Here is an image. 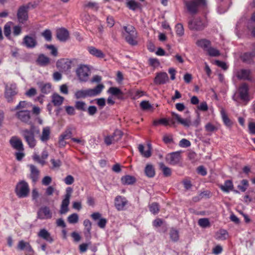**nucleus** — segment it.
Masks as SVG:
<instances>
[{
    "instance_id": "35",
    "label": "nucleus",
    "mask_w": 255,
    "mask_h": 255,
    "mask_svg": "<svg viewBox=\"0 0 255 255\" xmlns=\"http://www.w3.org/2000/svg\"><path fill=\"white\" fill-rule=\"evenodd\" d=\"M254 57H255V56H254V54L253 52H246L242 56L241 59L244 62L248 64H251L253 62V59Z\"/></svg>"
},
{
    "instance_id": "46",
    "label": "nucleus",
    "mask_w": 255,
    "mask_h": 255,
    "mask_svg": "<svg viewBox=\"0 0 255 255\" xmlns=\"http://www.w3.org/2000/svg\"><path fill=\"white\" fill-rule=\"evenodd\" d=\"M127 6L130 9L135 10L139 7V4L134 0H130L127 2Z\"/></svg>"
},
{
    "instance_id": "62",
    "label": "nucleus",
    "mask_w": 255,
    "mask_h": 255,
    "mask_svg": "<svg viewBox=\"0 0 255 255\" xmlns=\"http://www.w3.org/2000/svg\"><path fill=\"white\" fill-rule=\"evenodd\" d=\"M52 182V178L50 176H46L42 180V184L43 185H49Z\"/></svg>"
},
{
    "instance_id": "44",
    "label": "nucleus",
    "mask_w": 255,
    "mask_h": 255,
    "mask_svg": "<svg viewBox=\"0 0 255 255\" xmlns=\"http://www.w3.org/2000/svg\"><path fill=\"white\" fill-rule=\"evenodd\" d=\"M79 216L76 213H73L69 215L67 218V221L70 224H76L78 222Z\"/></svg>"
},
{
    "instance_id": "15",
    "label": "nucleus",
    "mask_w": 255,
    "mask_h": 255,
    "mask_svg": "<svg viewBox=\"0 0 255 255\" xmlns=\"http://www.w3.org/2000/svg\"><path fill=\"white\" fill-rule=\"evenodd\" d=\"M181 158L180 152L176 151L168 154L165 159L166 161L170 165H175L177 164Z\"/></svg>"
},
{
    "instance_id": "50",
    "label": "nucleus",
    "mask_w": 255,
    "mask_h": 255,
    "mask_svg": "<svg viewBox=\"0 0 255 255\" xmlns=\"http://www.w3.org/2000/svg\"><path fill=\"white\" fill-rule=\"evenodd\" d=\"M198 225L202 228H207L210 226L209 220L208 218H201L198 220Z\"/></svg>"
},
{
    "instance_id": "41",
    "label": "nucleus",
    "mask_w": 255,
    "mask_h": 255,
    "mask_svg": "<svg viewBox=\"0 0 255 255\" xmlns=\"http://www.w3.org/2000/svg\"><path fill=\"white\" fill-rule=\"evenodd\" d=\"M123 132L121 130L116 129L115 130L114 132L112 134V135H111V136H112V138H113L114 141H115V142H118L119 141L122 137L123 136Z\"/></svg>"
},
{
    "instance_id": "60",
    "label": "nucleus",
    "mask_w": 255,
    "mask_h": 255,
    "mask_svg": "<svg viewBox=\"0 0 255 255\" xmlns=\"http://www.w3.org/2000/svg\"><path fill=\"white\" fill-rule=\"evenodd\" d=\"M64 183L68 185L72 184L74 182V177L71 175H67L63 180Z\"/></svg>"
},
{
    "instance_id": "13",
    "label": "nucleus",
    "mask_w": 255,
    "mask_h": 255,
    "mask_svg": "<svg viewBox=\"0 0 255 255\" xmlns=\"http://www.w3.org/2000/svg\"><path fill=\"white\" fill-rule=\"evenodd\" d=\"M29 8V5H22L18 8L17 16L18 20L20 23H24L28 20V11Z\"/></svg>"
},
{
    "instance_id": "2",
    "label": "nucleus",
    "mask_w": 255,
    "mask_h": 255,
    "mask_svg": "<svg viewBox=\"0 0 255 255\" xmlns=\"http://www.w3.org/2000/svg\"><path fill=\"white\" fill-rule=\"evenodd\" d=\"M40 130L34 125H31L30 129H24L21 131V135L31 148H34L36 144L34 133L39 134Z\"/></svg>"
},
{
    "instance_id": "43",
    "label": "nucleus",
    "mask_w": 255,
    "mask_h": 255,
    "mask_svg": "<svg viewBox=\"0 0 255 255\" xmlns=\"http://www.w3.org/2000/svg\"><path fill=\"white\" fill-rule=\"evenodd\" d=\"M206 51L208 52V55L212 57H216L220 55V51L218 49L212 47L211 46L206 50Z\"/></svg>"
},
{
    "instance_id": "54",
    "label": "nucleus",
    "mask_w": 255,
    "mask_h": 255,
    "mask_svg": "<svg viewBox=\"0 0 255 255\" xmlns=\"http://www.w3.org/2000/svg\"><path fill=\"white\" fill-rule=\"evenodd\" d=\"M41 35L47 41H50L52 39V34L51 31L49 29L45 30L41 33Z\"/></svg>"
},
{
    "instance_id": "31",
    "label": "nucleus",
    "mask_w": 255,
    "mask_h": 255,
    "mask_svg": "<svg viewBox=\"0 0 255 255\" xmlns=\"http://www.w3.org/2000/svg\"><path fill=\"white\" fill-rule=\"evenodd\" d=\"M50 128L49 127L43 128L42 134L40 136V139L42 142H47L50 139Z\"/></svg>"
},
{
    "instance_id": "36",
    "label": "nucleus",
    "mask_w": 255,
    "mask_h": 255,
    "mask_svg": "<svg viewBox=\"0 0 255 255\" xmlns=\"http://www.w3.org/2000/svg\"><path fill=\"white\" fill-rule=\"evenodd\" d=\"M144 172L146 176L149 178L153 177L155 174L154 168L151 164H147L146 165Z\"/></svg>"
},
{
    "instance_id": "58",
    "label": "nucleus",
    "mask_w": 255,
    "mask_h": 255,
    "mask_svg": "<svg viewBox=\"0 0 255 255\" xmlns=\"http://www.w3.org/2000/svg\"><path fill=\"white\" fill-rule=\"evenodd\" d=\"M97 108L95 106H90L87 109V112L89 116H93L97 112Z\"/></svg>"
},
{
    "instance_id": "57",
    "label": "nucleus",
    "mask_w": 255,
    "mask_h": 255,
    "mask_svg": "<svg viewBox=\"0 0 255 255\" xmlns=\"http://www.w3.org/2000/svg\"><path fill=\"white\" fill-rule=\"evenodd\" d=\"M140 106L141 108L143 110H148L152 108L151 105L148 101H143L140 104Z\"/></svg>"
},
{
    "instance_id": "45",
    "label": "nucleus",
    "mask_w": 255,
    "mask_h": 255,
    "mask_svg": "<svg viewBox=\"0 0 255 255\" xmlns=\"http://www.w3.org/2000/svg\"><path fill=\"white\" fill-rule=\"evenodd\" d=\"M170 237L173 242H176L179 239L178 231L175 229H172L170 231Z\"/></svg>"
},
{
    "instance_id": "56",
    "label": "nucleus",
    "mask_w": 255,
    "mask_h": 255,
    "mask_svg": "<svg viewBox=\"0 0 255 255\" xmlns=\"http://www.w3.org/2000/svg\"><path fill=\"white\" fill-rule=\"evenodd\" d=\"M27 105V103L25 101H22L19 102L18 104L13 109L11 110V111H14L15 110H21L23 109L26 108V106Z\"/></svg>"
},
{
    "instance_id": "63",
    "label": "nucleus",
    "mask_w": 255,
    "mask_h": 255,
    "mask_svg": "<svg viewBox=\"0 0 255 255\" xmlns=\"http://www.w3.org/2000/svg\"><path fill=\"white\" fill-rule=\"evenodd\" d=\"M104 142L107 145H110L112 143H114L115 141H114L113 138L111 135H107L104 138Z\"/></svg>"
},
{
    "instance_id": "53",
    "label": "nucleus",
    "mask_w": 255,
    "mask_h": 255,
    "mask_svg": "<svg viewBox=\"0 0 255 255\" xmlns=\"http://www.w3.org/2000/svg\"><path fill=\"white\" fill-rule=\"evenodd\" d=\"M162 140L166 144H170L173 142V136L171 134H165L163 135Z\"/></svg>"
},
{
    "instance_id": "34",
    "label": "nucleus",
    "mask_w": 255,
    "mask_h": 255,
    "mask_svg": "<svg viewBox=\"0 0 255 255\" xmlns=\"http://www.w3.org/2000/svg\"><path fill=\"white\" fill-rule=\"evenodd\" d=\"M247 27L252 36L255 37V12L252 15L251 20L248 23Z\"/></svg>"
},
{
    "instance_id": "39",
    "label": "nucleus",
    "mask_w": 255,
    "mask_h": 255,
    "mask_svg": "<svg viewBox=\"0 0 255 255\" xmlns=\"http://www.w3.org/2000/svg\"><path fill=\"white\" fill-rule=\"evenodd\" d=\"M83 225L85 226L84 234L86 237H88L91 234L92 223L89 219H86L83 222Z\"/></svg>"
},
{
    "instance_id": "23",
    "label": "nucleus",
    "mask_w": 255,
    "mask_h": 255,
    "mask_svg": "<svg viewBox=\"0 0 255 255\" xmlns=\"http://www.w3.org/2000/svg\"><path fill=\"white\" fill-rule=\"evenodd\" d=\"M30 173L29 177L31 179L33 183H36L39 177L40 171L34 165L30 164L29 165Z\"/></svg>"
},
{
    "instance_id": "59",
    "label": "nucleus",
    "mask_w": 255,
    "mask_h": 255,
    "mask_svg": "<svg viewBox=\"0 0 255 255\" xmlns=\"http://www.w3.org/2000/svg\"><path fill=\"white\" fill-rule=\"evenodd\" d=\"M158 122L160 125H162L165 126L170 125H173L175 124V122L172 120H171V124H170L169 121L165 118H162L158 120Z\"/></svg>"
},
{
    "instance_id": "25",
    "label": "nucleus",
    "mask_w": 255,
    "mask_h": 255,
    "mask_svg": "<svg viewBox=\"0 0 255 255\" xmlns=\"http://www.w3.org/2000/svg\"><path fill=\"white\" fill-rule=\"evenodd\" d=\"M89 53L92 55L99 58H103L105 57L104 53L100 49L94 46H89L87 48Z\"/></svg>"
},
{
    "instance_id": "48",
    "label": "nucleus",
    "mask_w": 255,
    "mask_h": 255,
    "mask_svg": "<svg viewBox=\"0 0 255 255\" xmlns=\"http://www.w3.org/2000/svg\"><path fill=\"white\" fill-rule=\"evenodd\" d=\"M86 106V103L83 101H76L75 107L78 110L86 111L87 110Z\"/></svg>"
},
{
    "instance_id": "42",
    "label": "nucleus",
    "mask_w": 255,
    "mask_h": 255,
    "mask_svg": "<svg viewBox=\"0 0 255 255\" xmlns=\"http://www.w3.org/2000/svg\"><path fill=\"white\" fill-rule=\"evenodd\" d=\"M72 135V128H68L60 135V137L65 139H68L71 138Z\"/></svg>"
},
{
    "instance_id": "10",
    "label": "nucleus",
    "mask_w": 255,
    "mask_h": 255,
    "mask_svg": "<svg viewBox=\"0 0 255 255\" xmlns=\"http://www.w3.org/2000/svg\"><path fill=\"white\" fill-rule=\"evenodd\" d=\"M21 44L28 49L35 48L38 45L36 34L31 33L25 35L22 39Z\"/></svg>"
},
{
    "instance_id": "3",
    "label": "nucleus",
    "mask_w": 255,
    "mask_h": 255,
    "mask_svg": "<svg viewBox=\"0 0 255 255\" xmlns=\"http://www.w3.org/2000/svg\"><path fill=\"white\" fill-rule=\"evenodd\" d=\"M207 25V19L200 16L192 17L188 21V27L190 30L192 31H202Z\"/></svg>"
},
{
    "instance_id": "18",
    "label": "nucleus",
    "mask_w": 255,
    "mask_h": 255,
    "mask_svg": "<svg viewBox=\"0 0 255 255\" xmlns=\"http://www.w3.org/2000/svg\"><path fill=\"white\" fill-rule=\"evenodd\" d=\"M52 212L47 206L41 207L37 212L38 218L40 219H49L52 218Z\"/></svg>"
},
{
    "instance_id": "26",
    "label": "nucleus",
    "mask_w": 255,
    "mask_h": 255,
    "mask_svg": "<svg viewBox=\"0 0 255 255\" xmlns=\"http://www.w3.org/2000/svg\"><path fill=\"white\" fill-rule=\"evenodd\" d=\"M37 85L41 92L44 94H48L51 91V85L50 83H44L43 82H39Z\"/></svg>"
},
{
    "instance_id": "6",
    "label": "nucleus",
    "mask_w": 255,
    "mask_h": 255,
    "mask_svg": "<svg viewBox=\"0 0 255 255\" xmlns=\"http://www.w3.org/2000/svg\"><path fill=\"white\" fill-rule=\"evenodd\" d=\"M249 86L247 84H241L238 89V93H235L232 97V99L236 102H238L239 98L243 102L247 104L249 101Z\"/></svg>"
},
{
    "instance_id": "14",
    "label": "nucleus",
    "mask_w": 255,
    "mask_h": 255,
    "mask_svg": "<svg viewBox=\"0 0 255 255\" xmlns=\"http://www.w3.org/2000/svg\"><path fill=\"white\" fill-rule=\"evenodd\" d=\"M72 61L68 59L62 58L56 63L57 67L62 72H66L71 68Z\"/></svg>"
},
{
    "instance_id": "12",
    "label": "nucleus",
    "mask_w": 255,
    "mask_h": 255,
    "mask_svg": "<svg viewBox=\"0 0 255 255\" xmlns=\"http://www.w3.org/2000/svg\"><path fill=\"white\" fill-rule=\"evenodd\" d=\"M90 73L89 68L85 65L79 66L76 70V74L81 82H86L89 78Z\"/></svg>"
},
{
    "instance_id": "24",
    "label": "nucleus",
    "mask_w": 255,
    "mask_h": 255,
    "mask_svg": "<svg viewBox=\"0 0 255 255\" xmlns=\"http://www.w3.org/2000/svg\"><path fill=\"white\" fill-rule=\"evenodd\" d=\"M37 235L39 238L49 243H52L54 241V239L51 236L50 233L45 229H41L38 233Z\"/></svg>"
},
{
    "instance_id": "61",
    "label": "nucleus",
    "mask_w": 255,
    "mask_h": 255,
    "mask_svg": "<svg viewBox=\"0 0 255 255\" xmlns=\"http://www.w3.org/2000/svg\"><path fill=\"white\" fill-rule=\"evenodd\" d=\"M179 145L182 147H188L191 145V143L189 140L183 138L180 141Z\"/></svg>"
},
{
    "instance_id": "55",
    "label": "nucleus",
    "mask_w": 255,
    "mask_h": 255,
    "mask_svg": "<svg viewBox=\"0 0 255 255\" xmlns=\"http://www.w3.org/2000/svg\"><path fill=\"white\" fill-rule=\"evenodd\" d=\"M3 32L4 35L9 39L11 33V27L9 23H6L3 28Z\"/></svg>"
},
{
    "instance_id": "1",
    "label": "nucleus",
    "mask_w": 255,
    "mask_h": 255,
    "mask_svg": "<svg viewBox=\"0 0 255 255\" xmlns=\"http://www.w3.org/2000/svg\"><path fill=\"white\" fill-rule=\"evenodd\" d=\"M184 4L188 13L195 15L207 4L206 0H183Z\"/></svg>"
},
{
    "instance_id": "27",
    "label": "nucleus",
    "mask_w": 255,
    "mask_h": 255,
    "mask_svg": "<svg viewBox=\"0 0 255 255\" xmlns=\"http://www.w3.org/2000/svg\"><path fill=\"white\" fill-rule=\"evenodd\" d=\"M144 146L142 144H139L138 145V150L140 154L146 158L149 157L151 155V145L150 143L147 144V149L144 151Z\"/></svg>"
},
{
    "instance_id": "38",
    "label": "nucleus",
    "mask_w": 255,
    "mask_h": 255,
    "mask_svg": "<svg viewBox=\"0 0 255 255\" xmlns=\"http://www.w3.org/2000/svg\"><path fill=\"white\" fill-rule=\"evenodd\" d=\"M220 188L222 191L225 192H229L230 190H232L233 189L232 181L230 180L225 181L224 184L221 185Z\"/></svg>"
},
{
    "instance_id": "11",
    "label": "nucleus",
    "mask_w": 255,
    "mask_h": 255,
    "mask_svg": "<svg viewBox=\"0 0 255 255\" xmlns=\"http://www.w3.org/2000/svg\"><path fill=\"white\" fill-rule=\"evenodd\" d=\"M17 94V90L15 84L5 86L4 97L8 103L13 102Z\"/></svg>"
},
{
    "instance_id": "7",
    "label": "nucleus",
    "mask_w": 255,
    "mask_h": 255,
    "mask_svg": "<svg viewBox=\"0 0 255 255\" xmlns=\"http://www.w3.org/2000/svg\"><path fill=\"white\" fill-rule=\"evenodd\" d=\"M15 192L18 198H23L27 197L29 193L28 183L24 180L18 182L16 185Z\"/></svg>"
},
{
    "instance_id": "19",
    "label": "nucleus",
    "mask_w": 255,
    "mask_h": 255,
    "mask_svg": "<svg viewBox=\"0 0 255 255\" xmlns=\"http://www.w3.org/2000/svg\"><path fill=\"white\" fill-rule=\"evenodd\" d=\"M251 74L250 70L242 69L236 72V76L239 80L251 81Z\"/></svg>"
},
{
    "instance_id": "32",
    "label": "nucleus",
    "mask_w": 255,
    "mask_h": 255,
    "mask_svg": "<svg viewBox=\"0 0 255 255\" xmlns=\"http://www.w3.org/2000/svg\"><path fill=\"white\" fill-rule=\"evenodd\" d=\"M136 181L135 178L131 175H127L121 178V182L123 185H132Z\"/></svg>"
},
{
    "instance_id": "51",
    "label": "nucleus",
    "mask_w": 255,
    "mask_h": 255,
    "mask_svg": "<svg viewBox=\"0 0 255 255\" xmlns=\"http://www.w3.org/2000/svg\"><path fill=\"white\" fill-rule=\"evenodd\" d=\"M176 33L177 35L181 36L184 34V28L182 24L179 23L175 26Z\"/></svg>"
},
{
    "instance_id": "30",
    "label": "nucleus",
    "mask_w": 255,
    "mask_h": 255,
    "mask_svg": "<svg viewBox=\"0 0 255 255\" xmlns=\"http://www.w3.org/2000/svg\"><path fill=\"white\" fill-rule=\"evenodd\" d=\"M196 44L198 46L203 48L205 51L211 45V41L205 38L198 40Z\"/></svg>"
},
{
    "instance_id": "29",
    "label": "nucleus",
    "mask_w": 255,
    "mask_h": 255,
    "mask_svg": "<svg viewBox=\"0 0 255 255\" xmlns=\"http://www.w3.org/2000/svg\"><path fill=\"white\" fill-rule=\"evenodd\" d=\"M108 93L113 96L117 97L119 99H123L124 95L123 92L118 88L111 87L108 90Z\"/></svg>"
},
{
    "instance_id": "33",
    "label": "nucleus",
    "mask_w": 255,
    "mask_h": 255,
    "mask_svg": "<svg viewBox=\"0 0 255 255\" xmlns=\"http://www.w3.org/2000/svg\"><path fill=\"white\" fill-rule=\"evenodd\" d=\"M64 98L57 93H54L52 96V102L55 106H59L62 104Z\"/></svg>"
},
{
    "instance_id": "21",
    "label": "nucleus",
    "mask_w": 255,
    "mask_h": 255,
    "mask_svg": "<svg viewBox=\"0 0 255 255\" xmlns=\"http://www.w3.org/2000/svg\"><path fill=\"white\" fill-rule=\"evenodd\" d=\"M171 115L173 119L176 120L178 123L183 125L184 127L189 128L192 125V123L189 118L182 119L180 115L174 112H172Z\"/></svg>"
},
{
    "instance_id": "4",
    "label": "nucleus",
    "mask_w": 255,
    "mask_h": 255,
    "mask_svg": "<svg viewBox=\"0 0 255 255\" xmlns=\"http://www.w3.org/2000/svg\"><path fill=\"white\" fill-rule=\"evenodd\" d=\"M123 28L124 31L122 32V34L126 41L130 45H136L137 44V41L136 40L137 33L134 27L128 25L124 26Z\"/></svg>"
},
{
    "instance_id": "9",
    "label": "nucleus",
    "mask_w": 255,
    "mask_h": 255,
    "mask_svg": "<svg viewBox=\"0 0 255 255\" xmlns=\"http://www.w3.org/2000/svg\"><path fill=\"white\" fill-rule=\"evenodd\" d=\"M72 192L73 189L71 187H68L66 188L65 198L62 201L59 210V213L61 215L65 214L69 211L68 206L70 204V199Z\"/></svg>"
},
{
    "instance_id": "37",
    "label": "nucleus",
    "mask_w": 255,
    "mask_h": 255,
    "mask_svg": "<svg viewBox=\"0 0 255 255\" xmlns=\"http://www.w3.org/2000/svg\"><path fill=\"white\" fill-rule=\"evenodd\" d=\"M159 169L162 170L163 174L165 177H169L171 176L172 172L171 169L165 165L163 162L159 163Z\"/></svg>"
},
{
    "instance_id": "40",
    "label": "nucleus",
    "mask_w": 255,
    "mask_h": 255,
    "mask_svg": "<svg viewBox=\"0 0 255 255\" xmlns=\"http://www.w3.org/2000/svg\"><path fill=\"white\" fill-rule=\"evenodd\" d=\"M216 236L217 240H225L227 239L228 236V233L225 230L221 229L216 233Z\"/></svg>"
},
{
    "instance_id": "20",
    "label": "nucleus",
    "mask_w": 255,
    "mask_h": 255,
    "mask_svg": "<svg viewBox=\"0 0 255 255\" xmlns=\"http://www.w3.org/2000/svg\"><path fill=\"white\" fill-rule=\"evenodd\" d=\"M127 203L128 201L124 197L118 196L115 198V205L118 211L123 210Z\"/></svg>"
},
{
    "instance_id": "16",
    "label": "nucleus",
    "mask_w": 255,
    "mask_h": 255,
    "mask_svg": "<svg viewBox=\"0 0 255 255\" xmlns=\"http://www.w3.org/2000/svg\"><path fill=\"white\" fill-rule=\"evenodd\" d=\"M169 81V78L166 72L157 73L154 79V83L156 85H163Z\"/></svg>"
},
{
    "instance_id": "47",
    "label": "nucleus",
    "mask_w": 255,
    "mask_h": 255,
    "mask_svg": "<svg viewBox=\"0 0 255 255\" xmlns=\"http://www.w3.org/2000/svg\"><path fill=\"white\" fill-rule=\"evenodd\" d=\"M149 211L153 214H157L159 211V206L157 203H152L149 205Z\"/></svg>"
},
{
    "instance_id": "5",
    "label": "nucleus",
    "mask_w": 255,
    "mask_h": 255,
    "mask_svg": "<svg viewBox=\"0 0 255 255\" xmlns=\"http://www.w3.org/2000/svg\"><path fill=\"white\" fill-rule=\"evenodd\" d=\"M104 88V86L103 84H99L94 89L78 90L75 93V96L76 99L94 97L99 95Z\"/></svg>"
},
{
    "instance_id": "17",
    "label": "nucleus",
    "mask_w": 255,
    "mask_h": 255,
    "mask_svg": "<svg viewBox=\"0 0 255 255\" xmlns=\"http://www.w3.org/2000/svg\"><path fill=\"white\" fill-rule=\"evenodd\" d=\"M11 146L18 151H23L24 150L22 141L16 136H12L9 140Z\"/></svg>"
},
{
    "instance_id": "22",
    "label": "nucleus",
    "mask_w": 255,
    "mask_h": 255,
    "mask_svg": "<svg viewBox=\"0 0 255 255\" xmlns=\"http://www.w3.org/2000/svg\"><path fill=\"white\" fill-rule=\"evenodd\" d=\"M69 36L68 31L64 28H59L56 30V37L61 42L66 41L68 39Z\"/></svg>"
},
{
    "instance_id": "64",
    "label": "nucleus",
    "mask_w": 255,
    "mask_h": 255,
    "mask_svg": "<svg viewBox=\"0 0 255 255\" xmlns=\"http://www.w3.org/2000/svg\"><path fill=\"white\" fill-rule=\"evenodd\" d=\"M39 192L36 188H34L32 190L31 196L33 201H37V198L39 197Z\"/></svg>"
},
{
    "instance_id": "49",
    "label": "nucleus",
    "mask_w": 255,
    "mask_h": 255,
    "mask_svg": "<svg viewBox=\"0 0 255 255\" xmlns=\"http://www.w3.org/2000/svg\"><path fill=\"white\" fill-rule=\"evenodd\" d=\"M221 114L222 118V119H223V121L224 124L226 126H227L228 127H230L232 125V122L230 121V120L229 119V118L228 117V116L227 115V114H226V113L225 112V111L223 110H222L221 111Z\"/></svg>"
},
{
    "instance_id": "28",
    "label": "nucleus",
    "mask_w": 255,
    "mask_h": 255,
    "mask_svg": "<svg viewBox=\"0 0 255 255\" xmlns=\"http://www.w3.org/2000/svg\"><path fill=\"white\" fill-rule=\"evenodd\" d=\"M36 62L41 66H46L50 63V58L43 54H40L38 55Z\"/></svg>"
},
{
    "instance_id": "52",
    "label": "nucleus",
    "mask_w": 255,
    "mask_h": 255,
    "mask_svg": "<svg viewBox=\"0 0 255 255\" xmlns=\"http://www.w3.org/2000/svg\"><path fill=\"white\" fill-rule=\"evenodd\" d=\"M45 47L51 50L50 54L56 57L58 55L57 49L53 45L45 44Z\"/></svg>"
},
{
    "instance_id": "8",
    "label": "nucleus",
    "mask_w": 255,
    "mask_h": 255,
    "mask_svg": "<svg viewBox=\"0 0 255 255\" xmlns=\"http://www.w3.org/2000/svg\"><path fill=\"white\" fill-rule=\"evenodd\" d=\"M16 118L21 122L29 125H34L31 121V111L27 110H21L16 112L15 115Z\"/></svg>"
}]
</instances>
